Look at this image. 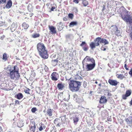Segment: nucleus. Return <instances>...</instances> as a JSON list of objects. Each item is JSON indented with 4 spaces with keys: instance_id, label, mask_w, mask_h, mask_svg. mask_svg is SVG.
<instances>
[{
    "instance_id": "obj_47",
    "label": "nucleus",
    "mask_w": 132,
    "mask_h": 132,
    "mask_svg": "<svg viewBox=\"0 0 132 132\" xmlns=\"http://www.w3.org/2000/svg\"><path fill=\"white\" fill-rule=\"evenodd\" d=\"M124 67L126 70H128L129 68L127 67V64H125L124 65Z\"/></svg>"
},
{
    "instance_id": "obj_53",
    "label": "nucleus",
    "mask_w": 132,
    "mask_h": 132,
    "mask_svg": "<svg viewBox=\"0 0 132 132\" xmlns=\"http://www.w3.org/2000/svg\"><path fill=\"white\" fill-rule=\"evenodd\" d=\"M34 15V14L33 13H31V14H29V15L30 17Z\"/></svg>"
},
{
    "instance_id": "obj_22",
    "label": "nucleus",
    "mask_w": 132,
    "mask_h": 132,
    "mask_svg": "<svg viewBox=\"0 0 132 132\" xmlns=\"http://www.w3.org/2000/svg\"><path fill=\"white\" fill-rule=\"evenodd\" d=\"M58 62V60L57 59L55 60H52L51 61L52 64L54 66H56Z\"/></svg>"
},
{
    "instance_id": "obj_61",
    "label": "nucleus",
    "mask_w": 132,
    "mask_h": 132,
    "mask_svg": "<svg viewBox=\"0 0 132 132\" xmlns=\"http://www.w3.org/2000/svg\"><path fill=\"white\" fill-rule=\"evenodd\" d=\"M99 85H100H100H101V84H99Z\"/></svg>"
},
{
    "instance_id": "obj_32",
    "label": "nucleus",
    "mask_w": 132,
    "mask_h": 132,
    "mask_svg": "<svg viewBox=\"0 0 132 132\" xmlns=\"http://www.w3.org/2000/svg\"><path fill=\"white\" fill-rule=\"evenodd\" d=\"M82 4L84 6H86L88 5V3L86 0H84L82 2Z\"/></svg>"
},
{
    "instance_id": "obj_57",
    "label": "nucleus",
    "mask_w": 132,
    "mask_h": 132,
    "mask_svg": "<svg viewBox=\"0 0 132 132\" xmlns=\"http://www.w3.org/2000/svg\"><path fill=\"white\" fill-rule=\"evenodd\" d=\"M97 83H98L97 82V81H95V83H96V84H97Z\"/></svg>"
},
{
    "instance_id": "obj_17",
    "label": "nucleus",
    "mask_w": 132,
    "mask_h": 132,
    "mask_svg": "<svg viewBox=\"0 0 132 132\" xmlns=\"http://www.w3.org/2000/svg\"><path fill=\"white\" fill-rule=\"evenodd\" d=\"M126 121L130 126H132V116L128 117L126 119Z\"/></svg>"
},
{
    "instance_id": "obj_19",
    "label": "nucleus",
    "mask_w": 132,
    "mask_h": 132,
    "mask_svg": "<svg viewBox=\"0 0 132 132\" xmlns=\"http://www.w3.org/2000/svg\"><path fill=\"white\" fill-rule=\"evenodd\" d=\"M23 97L22 94L21 93H19L16 94L15 96V98H17L18 100H20L22 99Z\"/></svg>"
},
{
    "instance_id": "obj_42",
    "label": "nucleus",
    "mask_w": 132,
    "mask_h": 132,
    "mask_svg": "<svg viewBox=\"0 0 132 132\" xmlns=\"http://www.w3.org/2000/svg\"><path fill=\"white\" fill-rule=\"evenodd\" d=\"M68 18L66 16L64 17L63 18V20L64 21H66L68 20Z\"/></svg>"
},
{
    "instance_id": "obj_18",
    "label": "nucleus",
    "mask_w": 132,
    "mask_h": 132,
    "mask_svg": "<svg viewBox=\"0 0 132 132\" xmlns=\"http://www.w3.org/2000/svg\"><path fill=\"white\" fill-rule=\"evenodd\" d=\"M110 29L112 33H114L118 29L116 25L111 26L110 28Z\"/></svg>"
},
{
    "instance_id": "obj_39",
    "label": "nucleus",
    "mask_w": 132,
    "mask_h": 132,
    "mask_svg": "<svg viewBox=\"0 0 132 132\" xmlns=\"http://www.w3.org/2000/svg\"><path fill=\"white\" fill-rule=\"evenodd\" d=\"M74 123H75L77 122L79 120L78 118L77 117L74 118L73 119Z\"/></svg>"
},
{
    "instance_id": "obj_12",
    "label": "nucleus",
    "mask_w": 132,
    "mask_h": 132,
    "mask_svg": "<svg viewBox=\"0 0 132 132\" xmlns=\"http://www.w3.org/2000/svg\"><path fill=\"white\" fill-rule=\"evenodd\" d=\"M99 45L98 42L97 41L92 42L89 44L91 50H93L96 46Z\"/></svg>"
},
{
    "instance_id": "obj_55",
    "label": "nucleus",
    "mask_w": 132,
    "mask_h": 132,
    "mask_svg": "<svg viewBox=\"0 0 132 132\" xmlns=\"http://www.w3.org/2000/svg\"><path fill=\"white\" fill-rule=\"evenodd\" d=\"M63 105H64L65 106H67V104L65 103H63Z\"/></svg>"
},
{
    "instance_id": "obj_20",
    "label": "nucleus",
    "mask_w": 132,
    "mask_h": 132,
    "mask_svg": "<svg viewBox=\"0 0 132 132\" xmlns=\"http://www.w3.org/2000/svg\"><path fill=\"white\" fill-rule=\"evenodd\" d=\"M12 5V2L11 0H9L6 5V7L7 8L9 9L11 7Z\"/></svg>"
},
{
    "instance_id": "obj_54",
    "label": "nucleus",
    "mask_w": 132,
    "mask_h": 132,
    "mask_svg": "<svg viewBox=\"0 0 132 132\" xmlns=\"http://www.w3.org/2000/svg\"><path fill=\"white\" fill-rule=\"evenodd\" d=\"M108 96H111L112 95L111 93H108Z\"/></svg>"
},
{
    "instance_id": "obj_7",
    "label": "nucleus",
    "mask_w": 132,
    "mask_h": 132,
    "mask_svg": "<svg viewBox=\"0 0 132 132\" xmlns=\"http://www.w3.org/2000/svg\"><path fill=\"white\" fill-rule=\"evenodd\" d=\"M131 89L127 90H126L125 94L122 95V98L123 100L127 99V97L130 95L131 94Z\"/></svg>"
},
{
    "instance_id": "obj_24",
    "label": "nucleus",
    "mask_w": 132,
    "mask_h": 132,
    "mask_svg": "<svg viewBox=\"0 0 132 132\" xmlns=\"http://www.w3.org/2000/svg\"><path fill=\"white\" fill-rule=\"evenodd\" d=\"M24 125V123L23 121H19L17 123V126L18 127L21 128Z\"/></svg>"
},
{
    "instance_id": "obj_62",
    "label": "nucleus",
    "mask_w": 132,
    "mask_h": 132,
    "mask_svg": "<svg viewBox=\"0 0 132 132\" xmlns=\"http://www.w3.org/2000/svg\"><path fill=\"white\" fill-rule=\"evenodd\" d=\"M39 1H40L41 0H39Z\"/></svg>"
},
{
    "instance_id": "obj_34",
    "label": "nucleus",
    "mask_w": 132,
    "mask_h": 132,
    "mask_svg": "<svg viewBox=\"0 0 132 132\" xmlns=\"http://www.w3.org/2000/svg\"><path fill=\"white\" fill-rule=\"evenodd\" d=\"M68 16L69 18L71 19H72L73 18L74 15L72 13H69L68 14Z\"/></svg>"
},
{
    "instance_id": "obj_56",
    "label": "nucleus",
    "mask_w": 132,
    "mask_h": 132,
    "mask_svg": "<svg viewBox=\"0 0 132 132\" xmlns=\"http://www.w3.org/2000/svg\"><path fill=\"white\" fill-rule=\"evenodd\" d=\"M13 25H11V28H12V27H13Z\"/></svg>"
},
{
    "instance_id": "obj_45",
    "label": "nucleus",
    "mask_w": 132,
    "mask_h": 132,
    "mask_svg": "<svg viewBox=\"0 0 132 132\" xmlns=\"http://www.w3.org/2000/svg\"><path fill=\"white\" fill-rule=\"evenodd\" d=\"M73 2L76 3L78 4L79 3V1L78 0H73Z\"/></svg>"
},
{
    "instance_id": "obj_3",
    "label": "nucleus",
    "mask_w": 132,
    "mask_h": 132,
    "mask_svg": "<svg viewBox=\"0 0 132 132\" xmlns=\"http://www.w3.org/2000/svg\"><path fill=\"white\" fill-rule=\"evenodd\" d=\"M120 10L122 19L126 22H129L130 24L132 23V16L127 14L128 11L123 6L121 7Z\"/></svg>"
},
{
    "instance_id": "obj_31",
    "label": "nucleus",
    "mask_w": 132,
    "mask_h": 132,
    "mask_svg": "<svg viewBox=\"0 0 132 132\" xmlns=\"http://www.w3.org/2000/svg\"><path fill=\"white\" fill-rule=\"evenodd\" d=\"M40 36V34H39L37 33H34L32 35V37L33 38H35L39 37Z\"/></svg>"
},
{
    "instance_id": "obj_58",
    "label": "nucleus",
    "mask_w": 132,
    "mask_h": 132,
    "mask_svg": "<svg viewBox=\"0 0 132 132\" xmlns=\"http://www.w3.org/2000/svg\"><path fill=\"white\" fill-rule=\"evenodd\" d=\"M125 71H123L122 72L123 73H125Z\"/></svg>"
},
{
    "instance_id": "obj_33",
    "label": "nucleus",
    "mask_w": 132,
    "mask_h": 132,
    "mask_svg": "<svg viewBox=\"0 0 132 132\" xmlns=\"http://www.w3.org/2000/svg\"><path fill=\"white\" fill-rule=\"evenodd\" d=\"M107 48V46H104L102 45L101 47V50L102 51H105L106 50V49Z\"/></svg>"
},
{
    "instance_id": "obj_38",
    "label": "nucleus",
    "mask_w": 132,
    "mask_h": 132,
    "mask_svg": "<svg viewBox=\"0 0 132 132\" xmlns=\"http://www.w3.org/2000/svg\"><path fill=\"white\" fill-rule=\"evenodd\" d=\"M37 110L35 107L31 109V111L33 113H34Z\"/></svg>"
},
{
    "instance_id": "obj_14",
    "label": "nucleus",
    "mask_w": 132,
    "mask_h": 132,
    "mask_svg": "<svg viewBox=\"0 0 132 132\" xmlns=\"http://www.w3.org/2000/svg\"><path fill=\"white\" fill-rule=\"evenodd\" d=\"M109 84L111 85L116 86L118 84L117 81L116 80L109 79L108 80Z\"/></svg>"
},
{
    "instance_id": "obj_6",
    "label": "nucleus",
    "mask_w": 132,
    "mask_h": 132,
    "mask_svg": "<svg viewBox=\"0 0 132 132\" xmlns=\"http://www.w3.org/2000/svg\"><path fill=\"white\" fill-rule=\"evenodd\" d=\"M92 64L86 63V68L87 71H90L93 70L95 67L96 64L95 62H92Z\"/></svg>"
},
{
    "instance_id": "obj_41",
    "label": "nucleus",
    "mask_w": 132,
    "mask_h": 132,
    "mask_svg": "<svg viewBox=\"0 0 132 132\" xmlns=\"http://www.w3.org/2000/svg\"><path fill=\"white\" fill-rule=\"evenodd\" d=\"M44 70H45V71L47 72L48 71L49 69L45 65V66Z\"/></svg>"
},
{
    "instance_id": "obj_43",
    "label": "nucleus",
    "mask_w": 132,
    "mask_h": 132,
    "mask_svg": "<svg viewBox=\"0 0 132 132\" xmlns=\"http://www.w3.org/2000/svg\"><path fill=\"white\" fill-rule=\"evenodd\" d=\"M15 104L16 105L17 104H20L19 101L18 100H15Z\"/></svg>"
},
{
    "instance_id": "obj_21",
    "label": "nucleus",
    "mask_w": 132,
    "mask_h": 132,
    "mask_svg": "<svg viewBox=\"0 0 132 132\" xmlns=\"http://www.w3.org/2000/svg\"><path fill=\"white\" fill-rule=\"evenodd\" d=\"M47 115L51 117L52 115V111L51 109H48L46 112Z\"/></svg>"
},
{
    "instance_id": "obj_13",
    "label": "nucleus",
    "mask_w": 132,
    "mask_h": 132,
    "mask_svg": "<svg viewBox=\"0 0 132 132\" xmlns=\"http://www.w3.org/2000/svg\"><path fill=\"white\" fill-rule=\"evenodd\" d=\"M29 130L31 131L35 132L36 128V126L35 125V123L34 122H32L30 123L29 126Z\"/></svg>"
},
{
    "instance_id": "obj_4",
    "label": "nucleus",
    "mask_w": 132,
    "mask_h": 132,
    "mask_svg": "<svg viewBox=\"0 0 132 132\" xmlns=\"http://www.w3.org/2000/svg\"><path fill=\"white\" fill-rule=\"evenodd\" d=\"M69 87L72 92H77L79 89L81 85L80 82L77 81L70 79L69 80Z\"/></svg>"
},
{
    "instance_id": "obj_28",
    "label": "nucleus",
    "mask_w": 132,
    "mask_h": 132,
    "mask_svg": "<svg viewBox=\"0 0 132 132\" xmlns=\"http://www.w3.org/2000/svg\"><path fill=\"white\" fill-rule=\"evenodd\" d=\"M114 33L116 35L119 36L121 35V32L120 30L117 29Z\"/></svg>"
},
{
    "instance_id": "obj_11",
    "label": "nucleus",
    "mask_w": 132,
    "mask_h": 132,
    "mask_svg": "<svg viewBox=\"0 0 132 132\" xmlns=\"http://www.w3.org/2000/svg\"><path fill=\"white\" fill-rule=\"evenodd\" d=\"M51 79L53 81H56L58 79V74L56 72H53L51 75Z\"/></svg>"
},
{
    "instance_id": "obj_36",
    "label": "nucleus",
    "mask_w": 132,
    "mask_h": 132,
    "mask_svg": "<svg viewBox=\"0 0 132 132\" xmlns=\"http://www.w3.org/2000/svg\"><path fill=\"white\" fill-rule=\"evenodd\" d=\"M60 120L57 118L55 119L54 121V123L55 124H56V123H57L58 122H59V121Z\"/></svg>"
},
{
    "instance_id": "obj_25",
    "label": "nucleus",
    "mask_w": 132,
    "mask_h": 132,
    "mask_svg": "<svg viewBox=\"0 0 132 132\" xmlns=\"http://www.w3.org/2000/svg\"><path fill=\"white\" fill-rule=\"evenodd\" d=\"M8 56L7 54L5 53L3 54V56L2 59L5 61H6L8 60Z\"/></svg>"
},
{
    "instance_id": "obj_46",
    "label": "nucleus",
    "mask_w": 132,
    "mask_h": 132,
    "mask_svg": "<svg viewBox=\"0 0 132 132\" xmlns=\"http://www.w3.org/2000/svg\"><path fill=\"white\" fill-rule=\"evenodd\" d=\"M4 24V22H0V27L2 26Z\"/></svg>"
},
{
    "instance_id": "obj_44",
    "label": "nucleus",
    "mask_w": 132,
    "mask_h": 132,
    "mask_svg": "<svg viewBox=\"0 0 132 132\" xmlns=\"http://www.w3.org/2000/svg\"><path fill=\"white\" fill-rule=\"evenodd\" d=\"M129 73L131 77H132V68L130 69L129 72Z\"/></svg>"
},
{
    "instance_id": "obj_27",
    "label": "nucleus",
    "mask_w": 132,
    "mask_h": 132,
    "mask_svg": "<svg viewBox=\"0 0 132 132\" xmlns=\"http://www.w3.org/2000/svg\"><path fill=\"white\" fill-rule=\"evenodd\" d=\"M22 27L25 29H27L29 27V25L26 22H23L22 24Z\"/></svg>"
},
{
    "instance_id": "obj_23",
    "label": "nucleus",
    "mask_w": 132,
    "mask_h": 132,
    "mask_svg": "<svg viewBox=\"0 0 132 132\" xmlns=\"http://www.w3.org/2000/svg\"><path fill=\"white\" fill-rule=\"evenodd\" d=\"M57 86L59 89L62 90L64 88V85L62 83H59Z\"/></svg>"
},
{
    "instance_id": "obj_48",
    "label": "nucleus",
    "mask_w": 132,
    "mask_h": 132,
    "mask_svg": "<svg viewBox=\"0 0 132 132\" xmlns=\"http://www.w3.org/2000/svg\"><path fill=\"white\" fill-rule=\"evenodd\" d=\"M5 36L3 35L2 36L0 37V39L1 40H3Z\"/></svg>"
},
{
    "instance_id": "obj_16",
    "label": "nucleus",
    "mask_w": 132,
    "mask_h": 132,
    "mask_svg": "<svg viewBox=\"0 0 132 132\" xmlns=\"http://www.w3.org/2000/svg\"><path fill=\"white\" fill-rule=\"evenodd\" d=\"M107 100L106 98V97L103 96H102L100 98L99 102L101 104H104L106 103L107 102Z\"/></svg>"
},
{
    "instance_id": "obj_1",
    "label": "nucleus",
    "mask_w": 132,
    "mask_h": 132,
    "mask_svg": "<svg viewBox=\"0 0 132 132\" xmlns=\"http://www.w3.org/2000/svg\"><path fill=\"white\" fill-rule=\"evenodd\" d=\"M17 66L15 65L13 67H8L7 68L6 70V72L9 75H10L11 78L12 79L18 80L20 76L19 73L18 69L16 70Z\"/></svg>"
},
{
    "instance_id": "obj_59",
    "label": "nucleus",
    "mask_w": 132,
    "mask_h": 132,
    "mask_svg": "<svg viewBox=\"0 0 132 132\" xmlns=\"http://www.w3.org/2000/svg\"><path fill=\"white\" fill-rule=\"evenodd\" d=\"M43 112H45V110H44V111H43Z\"/></svg>"
},
{
    "instance_id": "obj_26",
    "label": "nucleus",
    "mask_w": 132,
    "mask_h": 132,
    "mask_svg": "<svg viewBox=\"0 0 132 132\" xmlns=\"http://www.w3.org/2000/svg\"><path fill=\"white\" fill-rule=\"evenodd\" d=\"M78 24V23L77 21H72L70 22L69 26L70 27H72L74 26H76Z\"/></svg>"
},
{
    "instance_id": "obj_9",
    "label": "nucleus",
    "mask_w": 132,
    "mask_h": 132,
    "mask_svg": "<svg viewBox=\"0 0 132 132\" xmlns=\"http://www.w3.org/2000/svg\"><path fill=\"white\" fill-rule=\"evenodd\" d=\"M128 73L127 72H126L125 73L124 75H123L122 74H117L116 75V76L117 78L118 79L122 80L123 79H126V77L128 76Z\"/></svg>"
},
{
    "instance_id": "obj_37",
    "label": "nucleus",
    "mask_w": 132,
    "mask_h": 132,
    "mask_svg": "<svg viewBox=\"0 0 132 132\" xmlns=\"http://www.w3.org/2000/svg\"><path fill=\"white\" fill-rule=\"evenodd\" d=\"M56 9V7L54 6H53L52 7L51 10L49 12H51L52 11H53L54 10H55Z\"/></svg>"
},
{
    "instance_id": "obj_15",
    "label": "nucleus",
    "mask_w": 132,
    "mask_h": 132,
    "mask_svg": "<svg viewBox=\"0 0 132 132\" xmlns=\"http://www.w3.org/2000/svg\"><path fill=\"white\" fill-rule=\"evenodd\" d=\"M48 27L50 32H51L52 34H55L56 33V28L53 26H50V25H49Z\"/></svg>"
},
{
    "instance_id": "obj_50",
    "label": "nucleus",
    "mask_w": 132,
    "mask_h": 132,
    "mask_svg": "<svg viewBox=\"0 0 132 132\" xmlns=\"http://www.w3.org/2000/svg\"><path fill=\"white\" fill-rule=\"evenodd\" d=\"M130 36L131 37V39H132V32H131L130 33Z\"/></svg>"
},
{
    "instance_id": "obj_35",
    "label": "nucleus",
    "mask_w": 132,
    "mask_h": 132,
    "mask_svg": "<svg viewBox=\"0 0 132 132\" xmlns=\"http://www.w3.org/2000/svg\"><path fill=\"white\" fill-rule=\"evenodd\" d=\"M61 118L62 120H64V121H65L67 119V118H66V116L65 115H64L63 116H62L61 117Z\"/></svg>"
},
{
    "instance_id": "obj_29",
    "label": "nucleus",
    "mask_w": 132,
    "mask_h": 132,
    "mask_svg": "<svg viewBox=\"0 0 132 132\" xmlns=\"http://www.w3.org/2000/svg\"><path fill=\"white\" fill-rule=\"evenodd\" d=\"M46 128L45 125L43 124H41V125L39 127V130L40 131H41Z\"/></svg>"
},
{
    "instance_id": "obj_30",
    "label": "nucleus",
    "mask_w": 132,
    "mask_h": 132,
    "mask_svg": "<svg viewBox=\"0 0 132 132\" xmlns=\"http://www.w3.org/2000/svg\"><path fill=\"white\" fill-rule=\"evenodd\" d=\"M25 89H24V91L26 94H30L29 91L30 89L26 87H25Z\"/></svg>"
},
{
    "instance_id": "obj_5",
    "label": "nucleus",
    "mask_w": 132,
    "mask_h": 132,
    "mask_svg": "<svg viewBox=\"0 0 132 132\" xmlns=\"http://www.w3.org/2000/svg\"><path fill=\"white\" fill-rule=\"evenodd\" d=\"M97 41L99 44H104V45L108 44L109 42L106 39L104 38H101V37H98L95 39L94 42Z\"/></svg>"
},
{
    "instance_id": "obj_51",
    "label": "nucleus",
    "mask_w": 132,
    "mask_h": 132,
    "mask_svg": "<svg viewBox=\"0 0 132 132\" xmlns=\"http://www.w3.org/2000/svg\"><path fill=\"white\" fill-rule=\"evenodd\" d=\"M129 104L130 105H132V98L131 100V101L130 102Z\"/></svg>"
},
{
    "instance_id": "obj_8",
    "label": "nucleus",
    "mask_w": 132,
    "mask_h": 132,
    "mask_svg": "<svg viewBox=\"0 0 132 132\" xmlns=\"http://www.w3.org/2000/svg\"><path fill=\"white\" fill-rule=\"evenodd\" d=\"M87 61H90L92 63L95 62V60L93 58H90V57L87 56L83 61L82 63L83 66L84 65H86V64L87 63H86Z\"/></svg>"
},
{
    "instance_id": "obj_10",
    "label": "nucleus",
    "mask_w": 132,
    "mask_h": 132,
    "mask_svg": "<svg viewBox=\"0 0 132 132\" xmlns=\"http://www.w3.org/2000/svg\"><path fill=\"white\" fill-rule=\"evenodd\" d=\"M80 45L82 47V49L85 51H87L89 49L88 45L85 42H82Z\"/></svg>"
},
{
    "instance_id": "obj_52",
    "label": "nucleus",
    "mask_w": 132,
    "mask_h": 132,
    "mask_svg": "<svg viewBox=\"0 0 132 132\" xmlns=\"http://www.w3.org/2000/svg\"><path fill=\"white\" fill-rule=\"evenodd\" d=\"M105 9V6L104 5L103 6V9H102L103 11H104Z\"/></svg>"
},
{
    "instance_id": "obj_2",
    "label": "nucleus",
    "mask_w": 132,
    "mask_h": 132,
    "mask_svg": "<svg viewBox=\"0 0 132 132\" xmlns=\"http://www.w3.org/2000/svg\"><path fill=\"white\" fill-rule=\"evenodd\" d=\"M37 49L40 56L45 59H47L48 55L46 48L44 44L39 43L37 45Z\"/></svg>"
},
{
    "instance_id": "obj_49",
    "label": "nucleus",
    "mask_w": 132,
    "mask_h": 132,
    "mask_svg": "<svg viewBox=\"0 0 132 132\" xmlns=\"http://www.w3.org/2000/svg\"><path fill=\"white\" fill-rule=\"evenodd\" d=\"M56 126H57L60 127L61 125V124L59 122H58L56 124Z\"/></svg>"
},
{
    "instance_id": "obj_60",
    "label": "nucleus",
    "mask_w": 132,
    "mask_h": 132,
    "mask_svg": "<svg viewBox=\"0 0 132 132\" xmlns=\"http://www.w3.org/2000/svg\"><path fill=\"white\" fill-rule=\"evenodd\" d=\"M15 28H14V30H15Z\"/></svg>"
},
{
    "instance_id": "obj_40",
    "label": "nucleus",
    "mask_w": 132,
    "mask_h": 132,
    "mask_svg": "<svg viewBox=\"0 0 132 132\" xmlns=\"http://www.w3.org/2000/svg\"><path fill=\"white\" fill-rule=\"evenodd\" d=\"M6 0H0V4H4L6 3Z\"/></svg>"
}]
</instances>
